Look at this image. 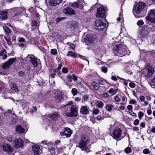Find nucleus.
Segmentation results:
<instances>
[{"mask_svg": "<svg viewBox=\"0 0 155 155\" xmlns=\"http://www.w3.org/2000/svg\"><path fill=\"white\" fill-rule=\"evenodd\" d=\"M65 114L68 117H75L78 114L77 109L76 107H71L70 110L65 111Z\"/></svg>", "mask_w": 155, "mask_h": 155, "instance_id": "nucleus-5", "label": "nucleus"}, {"mask_svg": "<svg viewBox=\"0 0 155 155\" xmlns=\"http://www.w3.org/2000/svg\"><path fill=\"white\" fill-rule=\"evenodd\" d=\"M146 18L147 20L155 23V9L149 11L148 15L146 16Z\"/></svg>", "mask_w": 155, "mask_h": 155, "instance_id": "nucleus-6", "label": "nucleus"}, {"mask_svg": "<svg viewBox=\"0 0 155 155\" xmlns=\"http://www.w3.org/2000/svg\"><path fill=\"white\" fill-rule=\"evenodd\" d=\"M104 62L100 60H98L97 61V64L99 65L100 64L103 65L104 64Z\"/></svg>", "mask_w": 155, "mask_h": 155, "instance_id": "nucleus-60", "label": "nucleus"}, {"mask_svg": "<svg viewBox=\"0 0 155 155\" xmlns=\"http://www.w3.org/2000/svg\"><path fill=\"white\" fill-rule=\"evenodd\" d=\"M68 45L69 46V47L70 48L74 50V49L75 45L74 44L68 42Z\"/></svg>", "mask_w": 155, "mask_h": 155, "instance_id": "nucleus-34", "label": "nucleus"}, {"mask_svg": "<svg viewBox=\"0 0 155 155\" xmlns=\"http://www.w3.org/2000/svg\"><path fill=\"white\" fill-rule=\"evenodd\" d=\"M95 104L97 107H103L104 105L103 103L100 101H97Z\"/></svg>", "mask_w": 155, "mask_h": 155, "instance_id": "nucleus-29", "label": "nucleus"}, {"mask_svg": "<svg viewBox=\"0 0 155 155\" xmlns=\"http://www.w3.org/2000/svg\"><path fill=\"white\" fill-rule=\"evenodd\" d=\"M88 141V138L87 137L84 136H81V139L78 143V146L82 150L85 151L87 152L90 151V150L87 145Z\"/></svg>", "mask_w": 155, "mask_h": 155, "instance_id": "nucleus-2", "label": "nucleus"}, {"mask_svg": "<svg viewBox=\"0 0 155 155\" xmlns=\"http://www.w3.org/2000/svg\"><path fill=\"white\" fill-rule=\"evenodd\" d=\"M58 115L57 113H55L52 114H50L48 116L53 120H56L57 119Z\"/></svg>", "mask_w": 155, "mask_h": 155, "instance_id": "nucleus-28", "label": "nucleus"}, {"mask_svg": "<svg viewBox=\"0 0 155 155\" xmlns=\"http://www.w3.org/2000/svg\"><path fill=\"white\" fill-rule=\"evenodd\" d=\"M67 56L70 57L75 58L76 57L78 58L81 57V55L79 54H76L74 52L69 51L67 53Z\"/></svg>", "mask_w": 155, "mask_h": 155, "instance_id": "nucleus-19", "label": "nucleus"}, {"mask_svg": "<svg viewBox=\"0 0 155 155\" xmlns=\"http://www.w3.org/2000/svg\"><path fill=\"white\" fill-rule=\"evenodd\" d=\"M73 79L74 80V81H78L77 77L74 75L73 74L72 75Z\"/></svg>", "mask_w": 155, "mask_h": 155, "instance_id": "nucleus-63", "label": "nucleus"}, {"mask_svg": "<svg viewBox=\"0 0 155 155\" xmlns=\"http://www.w3.org/2000/svg\"><path fill=\"white\" fill-rule=\"evenodd\" d=\"M114 88H111L108 91V92L110 94H112V95H114Z\"/></svg>", "mask_w": 155, "mask_h": 155, "instance_id": "nucleus-53", "label": "nucleus"}, {"mask_svg": "<svg viewBox=\"0 0 155 155\" xmlns=\"http://www.w3.org/2000/svg\"><path fill=\"white\" fill-rule=\"evenodd\" d=\"M4 30L6 34L9 33L10 32V29L6 26H4L3 27Z\"/></svg>", "mask_w": 155, "mask_h": 155, "instance_id": "nucleus-32", "label": "nucleus"}, {"mask_svg": "<svg viewBox=\"0 0 155 155\" xmlns=\"http://www.w3.org/2000/svg\"><path fill=\"white\" fill-rule=\"evenodd\" d=\"M138 115L139 119H141L143 116L144 113L140 111L138 113Z\"/></svg>", "mask_w": 155, "mask_h": 155, "instance_id": "nucleus-47", "label": "nucleus"}, {"mask_svg": "<svg viewBox=\"0 0 155 155\" xmlns=\"http://www.w3.org/2000/svg\"><path fill=\"white\" fill-rule=\"evenodd\" d=\"M81 112L83 114H87L89 113L87 107H81Z\"/></svg>", "mask_w": 155, "mask_h": 155, "instance_id": "nucleus-26", "label": "nucleus"}, {"mask_svg": "<svg viewBox=\"0 0 155 155\" xmlns=\"http://www.w3.org/2000/svg\"><path fill=\"white\" fill-rule=\"evenodd\" d=\"M140 99L141 101L143 102L144 101L145 99V98L144 96H140Z\"/></svg>", "mask_w": 155, "mask_h": 155, "instance_id": "nucleus-61", "label": "nucleus"}, {"mask_svg": "<svg viewBox=\"0 0 155 155\" xmlns=\"http://www.w3.org/2000/svg\"><path fill=\"white\" fill-rule=\"evenodd\" d=\"M36 110L37 108L36 107H28V111L32 113L36 111Z\"/></svg>", "mask_w": 155, "mask_h": 155, "instance_id": "nucleus-30", "label": "nucleus"}, {"mask_svg": "<svg viewBox=\"0 0 155 155\" xmlns=\"http://www.w3.org/2000/svg\"><path fill=\"white\" fill-rule=\"evenodd\" d=\"M55 95V98L56 101H60L64 98L63 95L61 93H59L58 94L56 93Z\"/></svg>", "mask_w": 155, "mask_h": 155, "instance_id": "nucleus-23", "label": "nucleus"}, {"mask_svg": "<svg viewBox=\"0 0 155 155\" xmlns=\"http://www.w3.org/2000/svg\"><path fill=\"white\" fill-rule=\"evenodd\" d=\"M126 99L127 97L125 95H124V96H122L121 97V99L122 101L123 102V104H126V101L127 100Z\"/></svg>", "mask_w": 155, "mask_h": 155, "instance_id": "nucleus-37", "label": "nucleus"}, {"mask_svg": "<svg viewBox=\"0 0 155 155\" xmlns=\"http://www.w3.org/2000/svg\"><path fill=\"white\" fill-rule=\"evenodd\" d=\"M5 39L7 42V43L8 45H11L12 44V42L10 38V37H9L8 38L7 37L5 38Z\"/></svg>", "mask_w": 155, "mask_h": 155, "instance_id": "nucleus-36", "label": "nucleus"}, {"mask_svg": "<svg viewBox=\"0 0 155 155\" xmlns=\"http://www.w3.org/2000/svg\"><path fill=\"white\" fill-rule=\"evenodd\" d=\"M62 18H58L56 19V22L57 23H59L62 20Z\"/></svg>", "mask_w": 155, "mask_h": 155, "instance_id": "nucleus-64", "label": "nucleus"}, {"mask_svg": "<svg viewBox=\"0 0 155 155\" xmlns=\"http://www.w3.org/2000/svg\"><path fill=\"white\" fill-rule=\"evenodd\" d=\"M144 28L145 30L146 29V31L145 30V31H141V35L143 38L145 37L146 35L150 31L151 29V27L148 26H145Z\"/></svg>", "mask_w": 155, "mask_h": 155, "instance_id": "nucleus-17", "label": "nucleus"}, {"mask_svg": "<svg viewBox=\"0 0 155 155\" xmlns=\"http://www.w3.org/2000/svg\"><path fill=\"white\" fill-rule=\"evenodd\" d=\"M103 118V116L101 115H98L96 117V119L97 120H99L102 119Z\"/></svg>", "mask_w": 155, "mask_h": 155, "instance_id": "nucleus-62", "label": "nucleus"}, {"mask_svg": "<svg viewBox=\"0 0 155 155\" xmlns=\"http://www.w3.org/2000/svg\"><path fill=\"white\" fill-rule=\"evenodd\" d=\"M23 141L20 138L16 139L13 143V146L16 148H21L23 146Z\"/></svg>", "mask_w": 155, "mask_h": 155, "instance_id": "nucleus-9", "label": "nucleus"}, {"mask_svg": "<svg viewBox=\"0 0 155 155\" xmlns=\"http://www.w3.org/2000/svg\"><path fill=\"white\" fill-rule=\"evenodd\" d=\"M136 103V102L134 99L130 100L129 101V103L131 104H134Z\"/></svg>", "mask_w": 155, "mask_h": 155, "instance_id": "nucleus-59", "label": "nucleus"}, {"mask_svg": "<svg viewBox=\"0 0 155 155\" xmlns=\"http://www.w3.org/2000/svg\"><path fill=\"white\" fill-rule=\"evenodd\" d=\"M98 81L99 83L101 85H104L106 82L103 79H100Z\"/></svg>", "mask_w": 155, "mask_h": 155, "instance_id": "nucleus-40", "label": "nucleus"}, {"mask_svg": "<svg viewBox=\"0 0 155 155\" xmlns=\"http://www.w3.org/2000/svg\"><path fill=\"white\" fill-rule=\"evenodd\" d=\"M150 85L153 87H154L155 86V75L154 77L151 79Z\"/></svg>", "mask_w": 155, "mask_h": 155, "instance_id": "nucleus-31", "label": "nucleus"}, {"mask_svg": "<svg viewBox=\"0 0 155 155\" xmlns=\"http://www.w3.org/2000/svg\"><path fill=\"white\" fill-rule=\"evenodd\" d=\"M105 11L104 7L101 6L97 9L96 16L97 18L103 17L104 15Z\"/></svg>", "mask_w": 155, "mask_h": 155, "instance_id": "nucleus-13", "label": "nucleus"}, {"mask_svg": "<svg viewBox=\"0 0 155 155\" xmlns=\"http://www.w3.org/2000/svg\"><path fill=\"white\" fill-rule=\"evenodd\" d=\"M129 85L132 88H134L135 86V84L134 83L130 82V83Z\"/></svg>", "mask_w": 155, "mask_h": 155, "instance_id": "nucleus-55", "label": "nucleus"}, {"mask_svg": "<svg viewBox=\"0 0 155 155\" xmlns=\"http://www.w3.org/2000/svg\"><path fill=\"white\" fill-rule=\"evenodd\" d=\"M27 58L30 59V60L34 67H36L38 66V60L39 61V59H37L32 55H28Z\"/></svg>", "mask_w": 155, "mask_h": 155, "instance_id": "nucleus-12", "label": "nucleus"}, {"mask_svg": "<svg viewBox=\"0 0 155 155\" xmlns=\"http://www.w3.org/2000/svg\"><path fill=\"white\" fill-rule=\"evenodd\" d=\"M101 70L102 72L104 73H106L107 71V68L105 67H102Z\"/></svg>", "mask_w": 155, "mask_h": 155, "instance_id": "nucleus-46", "label": "nucleus"}, {"mask_svg": "<svg viewBox=\"0 0 155 155\" xmlns=\"http://www.w3.org/2000/svg\"><path fill=\"white\" fill-rule=\"evenodd\" d=\"M18 74L19 76L21 77H25L26 76V74L22 71H20L18 72Z\"/></svg>", "mask_w": 155, "mask_h": 155, "instance_id": "nucleus-35", "label": "nucleus"}, {"mask_svg": "<svg viewBox=\"0 0 155 155\" xmlns=\"http://www.w3.org/2000/svg\"><path fill=\"white\" fill-rule=\"evenodd\" d=\"M71 93L74 96H75L77 94V90L75 88H72L71 90Z\"/></svg>", "mask_w": 155, "mask_h": 155, "instance_id": "nucleus-38", "label": "nucleus"}, {"mask_svg": "<svg viewBox=\"0 0 155 155\" xmlns=\"http://www.w3.org/2000/svg\"><path fill=\"white\" fill-rule=\"evenodd\" d=\"M114 99L115 101L117 102H118L120 100V99L119 97L117 96H116L114 97Z\"/></svg>", "mask_w": 155, "mask_h": 155, "instance_id": "nucleus-56", "label": "nucleus"}, {"mask_svg": "<svg viewBox=\"0 0 155 155\" xmlns=\"http://www.w3.org/2000/svg\"><path fill=\"white\" fill-rule=\"evenodd\" d=\"M62 0H49V5L51 6H56L60 3Z\"/></svg>", "mask_w": 155, "mask_h": 155, "instance_id": "nucleus-20", "label": "nucleus"}, {"mask_svg": "<svg viewBox=\"0 0 155 155\" xmlns=\"http://www.w3.org/2000/svg\"><path fill=\"white\" fill-rule=\"evenodd\" d=\"M19 42H23L25 41V39L21 37H19L18 39Z\"/></svg>", "mask_w": 155, "mask_h": 155, "instance_id": "nucleus-52", "label": "nucleus"}, {"mask_svg": "<svg viewBox=\"0 0 155 155\" xmlns=\"http://www.w3.org/2000/svg\"><path fill=\"white\" fill-rule=\"evenodd\" d=\"M15 129L16 132L19 134L24 133L25 131L24 128L20 125L17 126L15 128Z\"/></svg>", "mask_w": 155, "mask_h": 155, "instance_id": "nucleus-21", "label": "nucleus"}, {"mask_svg": "<svg viewBox=\"0 0 155 155\" xmlns=\"http://www.w3.org/2000/svg\"><path fill=\"white\" fill-rule=\"evenodd\" d=\"M92 86L96 90L100 88V86L99 84L97 83L93 82L92 83Z\"/></svg>", "mask_w": 155, "mask_h": 155, "instance_id": "nucleus-27", "label": "nucleus"}, {"mask_svg": "<svg viewBox=\"0 0 155 155\" xmlns=\"http://www.w3.org/2000/svg\"><path fill=\"white\" fill-rule=\"evenodd\" d=\"M145 6L146 5L144 3L141 2L139 3L136 5L135 7L134 10L135 12L137 15H135V13H134L136 18H138L142 17V16L140 15L139 14L143 11V9Z\"/></svg>", "mask_w": 155, "mask_h": 155, "instance_id": "nucleus-3", "label": "nucleus"}, {"mask_svg": "<svg viewBox=\"0 0 155 155\" xmlns=\"http://www.w3.org/2000/svg\"><path fill=\"white\" fill-rule=\"evenodd\" d=\"M10 87L12 90H14L16 92L19 91V90L17 87L16 84L14 82H12L10 84Z\"/></svg>", "mask_w": 155, "mask_h": 155, "instance_id": "nucleus-24", "label": "nucleus"}, {"mask_svg": "<svg viewBox=\"0 0 155 155\" xmlns=\"http://www.w3.org/2000/svg\"><path fill=\"white\" fill-rule=\"evenodd\" d=\"M32 150L35 155H38L40 151V147L37 145H34L32 147Z\"/></svg>", "mask_w": 155, "mask_h": 155, "instance_id": "nucleus-22", "label": "nucleus"}, {"mask_svg": "<svg viewBox=\"0 0 155 155\" xmlns=\"http://www.w3.org/2000/svg\"><path fill=\"white\" fill-rule=\"evenodd\" d=\"M51 54L53 55H56L57 54V50L56 49H51Z\"/></svg>", "mask_w": 155, "mask_h": 155, "instance_id": "nucleus-41", "label": "nucleus"}, {"mask_svg": "<svg viewBox=\"0 0 155 155\" xmlns=\"http://www.w3.org/2000/svg\"><path fill=\"white\" fill-rule=\"evenodd\" d=\"M84 40L86 43H92L94 42V38L92 35H87L84 38Z\"/></svg>", "mask_w": 155, "mask_h": 155, "instance_id": "nucleus-15", "label": "nucleus"}, {"mask_svg": "<svg viewBox=\"0 0 155 155\" xmlns=\"http://www.w3.org/2000/svg\"><path fill=\"white\" fill-rule=\"evenodd\" d=\"M114 51L115 55L120 57L124 56L127 54L129 55L130 53L126 45L123 44L114 45Z\"/></svg>", "mask_w": 155, "mask_h": 155, "instance_id": "nucleus-1", "label": "nucleus"}, {"mask_svg": "<svg viewBox=\"0 0 155 155\" xmlns=\"http://www.w3.org/2000/svg\"><path fill=\"white\" fill-rule=\"evenodd\" d=\"M68 71V69L64 67L62 69V72L63 73H67Z\"/></svg>", "mask_w": 155, "mask_h": 155, "instance_id": "nucleus-48", "label": "nucleus"}, {"mask_svg": "<svg viewBox=\"0 0 155 155\" xmlns=\"http://www.w3.org/2000/svg\"><path fill=\"white\" fill-rule=\"evenodd\" d=\"M101 96L102 97L104 98H107V97H109V94L108 93H104L102 94Z\"/></svg>", "mask_w": 155, "mask_h": 155, "instance_id": "nucleus-51", "label": "nucleus"}, {"mask_svg": "<svg viewBox=\"0 0 155 155\" xmlns=\"http://www.w3.org/2000/svg\"><path fill=\"white\" fill-rule=\"evenodd\" d=\"M3 150L8 154H11L14 151V149L12 146L8 143H4L2 146Z\"/></svg>", "mask_w": 155, "mask_h": 155, "instance_id": "nucleus-8", "label": "nucleus"}, {"mask_svg": "<svg viewBox=\"0 0 155 155\" xmlns=\"http://www.w3.org/2000/svg\"><path fill=\"white\" fill-rule=\"evenodd\" d=\"M72 4V6L74 8H81L83 6L85 5V3L83 0H79L76 2L73 3Z\"/></svg>", "mask_w": 155, "mask_h": 155, "instance_id": "nucleus-11", "label": "nucleus"}, {"mask_svg": "<svg viewBox=\"0 0 155 155\" xmlns=\"http://www.w3.org/2000/svg\"><path fill=\"white\" fill-rule=\"evenodd\" d=\"M143 152L144 154H148L150 153V151L149 149L146 148L143 150Z\"/></svg>", "mask_w": 155, "mask_h": 155, "instance_id": "nucleus-39", "label": "nucleus"}, {"mask_svg": "<svg viewBox=\"0 0 155 155\" xmlns=\"http://www.w3.org/2000/svg\"><path fill=\"white\" fill-rule=\"evenodd\" d=\"M6 140L9 142L11 143L12 141V137L11 136H9L6 138Z\"/></svg>", "mask_w": 155, "mask_h": 155, "instance_id": "nucleus-42", "label": "nucleus"}, {"mask_svg": "<svg viewBox=\"0 0 155 155\" xmlns=\"http://www.w3.org/2000/svg\"><path fill=\"white\" fill-rule=\"evenodd\" d=\"M60 70H58L56 69L55 70H53V72L56 73L58 75H60L61 74V72Z\"/></svg>", "mask_w": 155, "mask_h": 155, "instance_id": "nucleus-44", "label": "nucleus"}, {"mask_svg": "<svg viewBox=\"0 0 155 155\" xmlns=\"http://www.w3.org/2000/svg\"><path fill=\"white\" fill-rule=\"evenodd\" d=\"M49 151L51 153L53 154L55 153V149L54 147H51L50 150Z\"/></svg>", "mask_w": 155, "mask_h": 155, "instance_id": "nucleus-54", "label": "nucleus"}, {"mask_svg": "<svg viewBox=\"0 0 155 155\" xmlns=\"http://www.w3.org/2000/svg\"><path fill=\"white\" fill-rule=\"evenodd\" d=\"M0 18L2 19L7 18V13L5 11H2L0 12Z\"/></svg>", "mask_w": 155, "mask_h": 155, "instance_id": "nucleus-25", "label": "nucleus"}, {"mask_svg": "<svg viewBox=\"0 0 155 155\" xmlns=\"http://www.w3.org/2000/svg\"><path fill=\"white\" fill-rule=\"evenodd\" d=\"M60 134L61 136H65L66 137H69L71 134V132L70 129L69 128L67 127L65 128L64 132H60Z\"/></svg>", "mask_w": 155, "mask_h": 155, "instance_id": "nucleus-14", "label": "nucleus"}, {"mask_svg": "<svg viewBox=\"0 0 155 155\" xmlns=\"http://www.w3.org/2000/svg\"><path fill=\"white\" fill-rule=\"evenodd\" d=\"M15 58H11L8 61L4 64L2 66V68L5 70H7L9 68L12 64L15 61Z\"/></svg>", "mask_w": 155, "mask_h": 155, "instance_id": "nucleus-10", "label": "nucleus"}, {"mask_svg": "<svg viewBox=\"0 0 155 155\" xmlns=\"http://www.w3.org/2000/svg\"><path fill=\"white\" fill-rule=\"evenodd\" d=\"M139 120L138 119H137L135 120L134 124L135 125H137L139 124Z\"/></svg>", "mask_w": 155, "mask_h": 155, "instance_id": "nucleus-57", "label": "nucleus"}, {"mask_svg": "<svg viewBox=\"0 0 155 155\" xmlns=\"http://www.w3.org/2000/svg\"><path fill=\"white\" fill-rule=\"evenodd\" d=\"M145 70L146 71H144V72L146 73H145V74L149 77H151L154 72L153 69L151 67H149L148 69H145Z\"/></svg>", "mask_w": 155, "mask_h": 155, "instance_id": "nucleus-18", "label": "nucleus"}, {"mask_svg": "<svg viewBox=\"0 0 155 155\" xmlns=\"http://www.w3.org/2000/svg\"><path fill=\"white\" fill-rule=\"evenodd\" d=\"M122 131L121 129L117 127L113 131L112 133L113 137L116 140H119L121 139V134Z\"/></svg>", "mask_w": 155, "mask_h": 155, "instance_id": "nucleus-7", "label": "nucleus"}, {"mask_svg": "<svg viewBox=\"0 0 155 155\" xmlns=\"http://www.w3.org/2000/svg\"><path fill=\"white\" fill-rule=\"evenodd\" d=\"M143 24H144V22L141 20H139L137 22V25L138 26L142 25H143Z\"/></svg>", "mask_w": 155, "mask_h": 155, "instance_id": "nucleus-45", "label": "nucleus"}, {"mask_svg": "<svg viewBox=\"0 0 155 155\" xmlns=\"http://www.w3.org/2000/svg\"><path fill=\"white\" fill-rule=\"evenodd\" d=\"M88 99V97L87 95H84L82 97V102H85L87 101Z\"/></svg>", "mask_w": 155, "mask_h": 155, "instance_id": "nucleus-43", "label": "nucleus"}, {"mask_svg": "<svg viewBox=\"0 0 155 155\" xmlns=\"http://www.w3.org/2000/svg\"><path fill=\"white\" fill-rule=\"evenodd\" d=\"M124 151L126 153H128L131 152L132 150L130 147H128L125 149Z\"/></svg>", "mask_w": 155, "mask_h": 155, "instance_id": "nucleus-33", "label": "nucleus"}, {"mask_svg": "<svg viewBox=\"0 0 155 155\" xmlns=\"http://www.w3.org/2000/svg\"><path fill=\"white\" fill-rule=\"evenodd\" d=\"M106 20L104 19L97 20L95 22L96 29L99 31H102L106 27Z\"/></svg>", "mask_w": 155, "mask_h": 155, "instance_id": "nucleus-4", "label": "nucleus"}, {"mask_svg": "<svg viewBox=\"0 0 155 155\" xmlns=\"http://www.w3.org/2000/svg\"><path fill=\"white\" fill-rule=\"evenodd\" d=\"M119 17L118 18L117 20L118 21H120V20H121V19H122L123 18V15L121 13H120L119 14Z\"/></svg>", "mask_w": 155, "mask_h": 155, "instance_id": "nucleus-50", "label": "nucleus"}, {"mask_svg": "<svg viewBox=\"0 0 155 155\" xmlns=\"http://www.w3.org/2000/svg\"><path fill=\"white\" fill-rule=\"evenodd\" d=\"M72 76H71L70 75H67V77L68 79V81L71 82L72 81Z\"/></svg>", "mask_w": 155, "mask_h": 155, "instance_id": "nucleus-58", "label": "nucleus"}, {"mask_svg": "<svg viewBox=\"0 0 155 155\" xmlns=\"http://www.w3.org/2000/svg\"><path fill=\"white\" fill-rule=\"evenodd\" d=\"M38 25L37 21L35 20H33L32 21L31 23V25L33 26H36Z\"/></svg>", "mask_w": 155, "mask_h": 155, "instance_id": "nucleus-49", "label": "nucleus"}, {"mask_svg": "<svg viewBox=\"0 0 155 155\" xmlns=\"http://www.w3.org/2000/svg\"><path fill=\"white\" fill-rule=\"evenodd\" d=\"M64 13L66 14L72 15L75 13L74 11L70 7L64 8L63 10Z\"/></svg>", "mask_w": 155, "mask_h": 155, "instance_id": "nucleus-16", "label": "nucleus"}]
</instances>
